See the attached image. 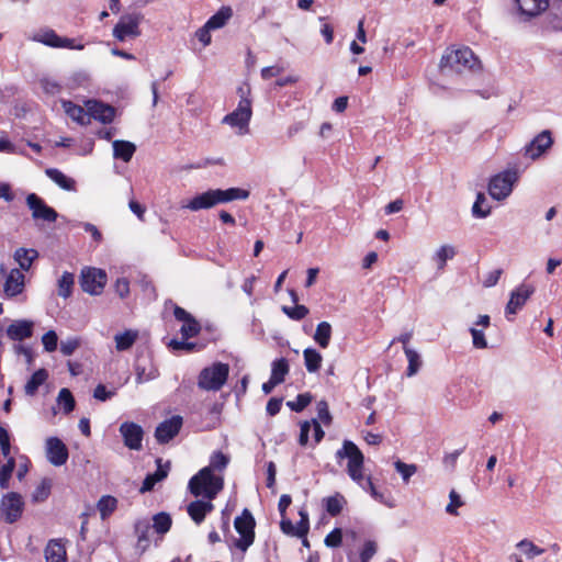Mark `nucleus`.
<instances>
[{"mask_svg": "<svg viewBox=\"0 0 562 562\" xmlns=\"http://www.w3.org/2000/svg\"><path fill=\"white\" fill-rule=\"evenodd\" d=\"M74 284L75 276L68 271H65L58 279V295L64 299L71 296Z\"/></svg>", "mask_w": 562, "mask_h": 562, "instance_id": "obj_42", "label": "nucleus"}, {"mask_svg": "<svg viewBox=\"0 0 562 562\" xmlns=\"http://www.w3.org/2000/svg\"><path fill=\"white\" fill-rule=\"evenodd\" d=\"M518 551L527 559L532 560L547 552V549L536 546L532 541L524 539L516 544Z\"/></svg>", "mask_w": 562, "mask_h": 562, "instance_id": "obj_38", "label": "nucleus"}, {"mask_svg": "<svg viewBox=\"0 0 562 562\" xmlns=\"http://www.w3.org/2000/svg\"><path fill=\"white\" fill-rule=\"evenodd\" d=\"M114 394V391H108L103 384H98L93 391V397L101 402L110 400Z\"/></svg>", "mask_w": 562, "mask_h": 562, "instance_id": "obj_62", "label": "nucleus"}, {"mask_svg": "<svg viewBox=\"0 0 562 562\" xmlns=\"http://www.w3.org/2000/svg\"><path fill=\"white\" fill-rule=\"evenodd\" d=\"M314 341L321 348H327L331 339V325L328 322H321L313 336Z\"/></svg>", "mask_w": 562, "mask_h": 562, "instance_id": "obj_36", "label": "nucleus"}, {"mask_svg": "<svg viewBox=\"0 0 562 562\" xmlns=\"http://www.w3.org/2000/svg\"><path fill=\"white\" fill-rule=\"evenodd\" d=\"M187 340L188 339H183V338H182V340H178V339L173 338L168 342V347L170 349H172L173 351H180V350H186L189 352L193 351L196 347V344L190 342Z\"/></svg>", "mask_w": 562, "mask_h": 562, "instance_id": "obj_56", "label": "nucleus"}, {"mask_svg": "<svg viewBox=\"0 0 562 562\" xmlns=\"http://www.w3.org/2000/svg\"><path fill=\"white\" fill-rule=\"evenodd\" d=\"M138 337V331L133 329H127L124 333L116 334L114 336L115 348L119 351L128 350Z\"/></svg>", "mask_w": 562, "mask_h": 562, "instance_id": "obj_37", "label": "nucleus"}, {"mask_svg": "<svg viewBox=\"0 0 562 562\" xmlns=\"http://www.w3.org/2000/svg\"><path fill=\"white\" fill-rule=\"evenodd\" d=\"M106 273L99 268L86 267L81 270L79 283L83 292L100 295L106 284Z\"/></svg>", "mask_w": 562, "mask_h": 562, "instance_id": "obj_9", "label": "nucleus"}, {"mask_svg": "<svg viewBox=\"0 0 562 562\" xmlns=\"http://www.w3.org/2000/svg\"><path fill=\"white\" fill-rule=\"evenodd\" d=\"M50 494V482L44 479L32 493V501L35 503L44 502Z\"/></svg>", "mask_w": 562, "mask_h": 562, "instance_id": "obj_53", "label": "nucleus"}, {"mask_svg": "<svg viewBox=\"0 0 562 562\" xmlns=\"http://www.w3.org/2000/svg\"><path fill=\"white\" fill-rule=\"evenodd\" d=\"M324 542L328 548L339 547L342 542V530L340 528H335L326 536Z\"/></svg>", "mask_w": 562, "mask_h": 562, "instance_id": "obj_57", "label": "nucleus"}, {"mask_svg": "<svg viewBox=\"0 0 562 562\" xmlns=\"http://www.w3.org/2000/svg\"><path fill=\"white\" fill-rule=\"evenodd\" d=\"M229 374V366L223 362H214L201 370L198 376V386L204 391H220L226 383Z\"/></svg>", "mask_w": 562, "mask_h": 562, "instance_id": "obj_5", "label": "nucleus"}, {"mask_svg": "<svg viewBox=\"0 0 562 562\" xmlns=\"http://www.w3.org/2000/svg\"><path fill=\"white\" fill-rule=\"evenodd\" d=\"M120 434L123 437L124 445L131 450H140L144 437L142 426L134 422H124L120 426Z\"/></svg>", "mask_w": 562, "mask_h": 562, "instance_id": "obj_16", "label": "nucleus"}, {"mask_svg": "<svg viewBox=\"0 0 562 562\" xmlns=\"http://www.w3.org/2000/svg\"><path fill=\"white\" fill-rule=\"evenodd\" d=\"M48 378V372L46 369L36 370L24 386L25 394L29 396H33L36 394L38 387L43 385Z\"/></svg>", "mask_w": 562, "mask_h": 562, "instance_id": "obj_31", "label": "nucleus"}, {"mask_svg": "<svg viewBox=\"0 0 562 562\" xmlns=\"http://www.w3.org/2000/svg\"><path fill=\"white\" fill-rule=\"evenodd\" d=\"M24 274L20 269H12L3 285L4 295L11 299L22 293L24 289Z\"/></svg>", "mask_w": 562, "mask_h": 562, "instance_id": "obj_23", "label": "nucleus"}, {"mask_svg": "<svg viewBox=\"0 0 562 562\" xmlns=\"http://www.w3.org/2000/svg\"><path fill=\"white\" fill-rule=\"evenodd\" d=\"M143 19L140 13L124 14L113 29V36L123 42L126 37H137L140 34L139 23Z\"/></svg>", "mask_w": 562, "mask_h": 562, "instance_id": "obj_11", "label": "nucleus"}, {"mask_svg": "<svg viewBox=\"0 0 562 562\" xmlns=\"http://www.w3.org/2000/svg\"><path fill=\"white\" fill-rule=\"evenodd\" d=\"M0 449L2 456L8 459L10 458L11 441L9 431L0 425Z\"/></svg>", "mask_w": 562, "mask_h": 562, "instance_id": "obj_54", "label": "nucleus"}, {"mask_svg": "<svg viewBox=\"0 0 562 562\" xmlns=\"http://www.w3.org/2000/svg\"><path fill=\"white\" fill-rule=\"evenodd\" d=\"M60 38L61 36H59L54 30L44 29L40 33H37L33 40L46 46L59 48Z\"/></svg>", "mask_w": 562, "mask_h": 562, "instance_id": "obj_41", "label": "nucleus"}, {"mask_svg": "<svg viewBox=\"0 0 562 562\" xmlns=\"http://www.w3.org/2000/svg\"><path fill=\"white\" fill-rule=\"evenodd\" d=\"M24 510V501L16 492H9L1 497L0 516L7 524L18 521Z\"/></svg>", "mask_w": 562, "mask_h": 562, "instance_id": "obj_10", "label": "nucleus"}, {"mask_svg": "<svg viewBox=\"0 0 562 562\" xmlns=\"http://www.w3.org/2000/svg\"><path fill=\"white\" fill-rule=\"evenodd\" d=\"M229 462V458L221 451L214 452L210 458V464L206 468H211L212 472L214 470L223 471L226 469Z\"/></svg>", "mask_w": 562, "mask_h": 562, "instance_id": "obj_51", "label": "nucleus"}, {"mask_svg": "<svg viewBox=\"0 0 562 562\" xmlns=\"http://www.w3.org/2000/svg\"><path fill=\"white\" fill-rule=\"evenodd\" d=\"M117 499L112 495H103L97 503V509L102 520L108 519L117 508Z\"/></svg>", "mask_w": 562, "mask_h": 562, "instance_id": "obj_32", "label": "nucleus"}, {"mask_svg": "<svg viewBox=\"0 0 562 562\" xmlns=\"http://www.w3.org/2000/svg\"><path fill=\"white\" fill-rule=\"evenodd\" d=\"M304 364L310 373L317 372L321 369L323 357L314 348H306L303 350Z\"/></svg>", "mask_w": 562, "mask_h": 562, "instance_id": "obj_34", "label": "nucleus"}, {"mask_svg": "<svg viewBox=\"0 0 562 562\" xmlns=\"http://www.w3.org/2000/svg\"><path fill=\"white\" fill-rule=\"evenodd\" d=\"M480 67V60L469 47L447 49L440 60L441 70L449 69L458 74L465 70L474 71Z\"/></svg>", "mask_w": 562, "mask_h": 562, "instance_id": "obj_4", "label": "nucleus"}, {"mask_svg": "<svg viewBox=\"0 0 562 562\" xmlns=\"http://www.w3.org/2000/svg\"><path fill=\"white\" fill-rule=\"evenodd\" d=\"M181 426L182 417L178 415L172 416L156 427L155 438L159 443H167L179 434Z\"/></svg>", "mask_w": 562, "mask_h": 562, "instance_id": "obj_18", "label": "nucleus"}, {"mask_svg": "<svg viewBox=\"0 0 562 562\" xmlns=\"http://www.w3.org/2000/svg\"><path fill=\"white\" fill-rule=\"evenodd\" d=\"M213 509L214 505L212 504V501L209 499L193 501L187 507L189 516L196 525H200L204 520L205 516L210 514Z\"/></svg>", "mask_w": 562, "mask_h": 562, "instance_id": "obj_24", "label": "nucleus"}, {"mask_svg": "<svg viewBox=\"0 0 562 562\" xmlns=\"http://www.w3.org/2000/svg\"><path fill=\"white\" fill-rule=\"evenodd\" d=\"M450 503L446 507V512L450 515H457V508L463 505V502L460 495L454 491H450L449 493Z\"/></svg>", "mask_w": 562, "mask_h": 562, "instance_id": "obj_60", "label": "nucleus"}, {"mask_svg": "<svg viewBox=\"0 0 562 562\" xmlns=\"http://www.w3.org/2000/svg\"><path fill=\"white\" fill-rule=\"evenodd\" d=\"M57 403L61 406L65 414H69L75 409V397L69 389H61L57 396Z\"/></svg>", "mask_w": 562, "mask_h": 562, "instance_id": "obj_47", "label": "nucleus"}, {"mask_svg": "<svg viewBox=\"0 0 562 562\" xmlns=\"http://www.w3.org/2000/svg\"><path fill=\"white\" fill-rule=\"evenodd\" d=\"M457 254L452 245H442L434 255L432 259L437 265L438 270H442L448 260H451Z\"/></svg>", "mask_w": 562, "mask_h": 562, "instance_id": "obj_40", "label": "nucleus"}, {"mask_svg": "<svg viewBox=\"0 0 562 562\" xmlns=\"http://www.w3.org/2000/svg\"><path fill=\"white\" fill-rule=\"evenodd\" d=\"M45 173L61 189L66 191H76V181L72 178L66 176L59 169L48 168L46 169Z\"/></svg>", "mask_w": 562, "mask_h": 562, "instance_id": "obj_28", "label": "nucleus"}, {"mask_svg": "<svg viewBox=\"0 0 562 562\" xmlns=\"http://www.w3.org/2000/svg\"><path fill=\"white\" fill-rule=\"evenodd\" d=\"M376 543L374 541L368 540L364 542L363 548L360 552V562H369L376 552Z\"/></svg>", "mask_w": 562, "mask_h": 562, "instance_id": "obj_58", "label": "nucleus"}, {"mask_svg": "<svg viewBox=\"0 0 562 562\" xmlns=\"http://www.w3.org/2000/svg\"><path fill=\"white\" fill-rule=\"evenodd\" d=\"M65 112L69 115L74 121L83 124L87 113L83 108L72 103L71 101H64L63 103Z\"/></svg>", "mask_w": 562, "mask_h": 562, "instance_id": "obj_48", "label": "nucleus"}, {"mask_svg": "<svg viewBox=\"0 0 562 562\" xmlns=\"http://www.w3.org/2000/svg\"><path fill=\"white\" fill-rule=\"evenodd\" d=\"M234 527L239 535V538L234 539V547L245 552L255 540L256 527L255 518L248 508L235 518Z\"/></svg>", "mask_w": 562, "mask_h": 562, "instance_id": "obj_6", "label": "nucleus"}, {"mask_svg": "<svg viewBox=\"0 0 562 562\" xmlns=\"http://www.w3.org/2000/svg\"><path fill=\"white\" fill-rule=\"evenodd\" d=\"M34 333V323L30 319L13 321L5 329V335L10 340L23 341L31 338Z\"/></svg>", "mask_w": 562, "mask_h": 562, "instance_id": "obj_20", "label": "nucleus"}, {"mask_svg": "<svg viewBox=\"0 0 562 562\" xmlns=\"http://www.w3.org/2000/svg\"><path fill=\"white\" fill-rule=\"evenodd\" d=\"M282 312L293 321H301L310 313V310L305 305L295 304L294 306H282Z\"/></svg>", "mask_w": 562, "mask_h": 562, "instance_id": "obj_49", "label": "nucleus"}, {"mask_svg": "<svg viewBox=\"0 0 562 562\" xmlns=\"http://www.w3.org/2000/svg\"><path fill=\"white\" fill-rule=\"evenodd\" d=\"M486 198L484 193H477L476 199L472 206V215L476 218H485L491 213V207L486 204Z\"/></svg>", "mask_w": 562, "mask_h": 562, "instance_id": "obj_46", "label": "nucleus"}, {"mask_svg": "<svg viewBox=\"0 0 562 562\" xmlns=\"http://www.w3.org/2000/svg\"><path fill=\"white\" fill-rule=\"evenodd\" d=\"M113 156L115 159H121L125 162H128L134 153L136 151V146L128 140H114L113 144Z\"/></svg>", "mask_w": 562, "mask_h": 562, "instance_id": "obj_29", "label": "nucleus"}, {"mask_svg": "<svg viewBox=\"0 0 562 562\" xmlns=\"http://www.w3.org/2000/svg\"><path fill=\"white\" fill-rule=\"evenodd\" d=\"M251 115V101H239L237 108L224 116L223 123L247 132Z\"/></svg>", "mask_w": 562, "mask_h": 562, "instance_id": "obj_12", "label": "nucleus"}, {"mask_svg": "<svg viewBox=\"0 0 562 562\" xmlns=\"http://www.w3.org/2000/svg\"><path fill=\"white\" fill-rule=\"evenodd\" d=\"M44 349L48 352H53L57 349L58 337L54 330H48L42 337Z\"/></svg>", "mask_w": 562, "mask_h": 562, "instance_id": "obj_55", "label": "nucleus"}, {"mask_svg": "<svg viewBox=\"0 0 562 562\" xmlns=\"http://www.w3.org/2000/svg\"><path fill=\"white\" fill-rule=\"evenodd\" d=\"M15 459L10 457L7 459V462L2 464L0 468V487L2 490H8L10 487V480L12 477V473L15 469Z\"/></svg>", "mask_w": 562, "mask_h": 562, "instance_id": "obj_44", "label": "nucleus"}, {"mask_svg": "<svg viewBox=\"0 0 562 562\" xmlns=\"http://www.w3.org/2000/svg\"><path fill=\"white\" fill-rule=\"evenodd\" d=\"M394 467L405 483H407L409 479L417 472L416 464H407L401 460L395 461Z\"/></svg>", "mask_w": 562, "mask_h": 562, "instance_id": "obj_52", "label": "nucleus"}, {"mask_svg": "<svg viewBox=\"0 0 562 562\" xmlns=\"http://www.w3.org/2000/svg\"><path fill=\"white\" fill-rule=\"evenodd\" d=\"M224 480L221 476H216L211 468L201 469L195 475H193L188 484L190 493L195 497H203L212 501L223 490Z\"/></svg>", "mask_w": 562, "mask_h": 562, "instance_id": "obj_3", "label": "nucleus"}, {"mask_svg": "<svg viewBox=\"0 0 562 562\" xmlns=\"http://www.w3.org/2000/svg\"><path fill=\"white\" fill-rule=\"evenodd\" d=\"M25 203L32 212V218L37 227H41L44 223H55L59 216L57 211L49 206L36 193H29L26 195Z\"/></svg>", "mask_w": 562, "mask_h": 562, "instance_id": "obj_7", "label": "nucleus"}, {"mask_svg": "<svg viewBox=\"0 0 562 562\" xmlns=\"http://www.w3.org/2000/svg\"><path fill=\"white\" fill-rule=\"evenodd\" d=\"M345 458L348 459L347 472L351 480L358 483L364 491L369 492L376 502L393 507V504L387 502L384 495L375 488L372 479L370 476L364 479L362 474L364 456L358 446L350 440H345L341 449L336 452L337 460Z\"/></svg>", "mask_w": 562, "mask_h": 562, "instance_id": "obj_1", "label": "nucleus"}, {"mask_svg": "<svg viewBox=\"0 0 562 562\" xmlns=\"http://www.w3.org/2000/svg\"><path fill=\"white\" fill-rule=\"evenodd\" d=\"M249 191L240 188L210 189L203 193L196 194L184 206L191 211H200L211 209L220 203H227L234 200H246Z\"/></svg>", "mask_w": 562, "mask_h": 562, "instance_id": "obj_2", "label": "nucleus"}, {"mask_svg": "<svg viewBox=\"0 0 562 562\" xmlns=\"http://www.w3.org/2000/svg\"><path fill=\"white\" fill-rule=\"evenodd\" d=\"M518 176L515 170H506L491 178L488 183L490 195L497 201L506 199L513 191Z\"/></svg>", "mask_w": 562, "mask_h": 562, "instance_id": "obj_8", "label": "nucleus"}, {"mask_svg": "<svg viewBox=\"0 0 562 562\" xmlns=\"http://www.w3.org/2000/svg\"><path fill=\"white\" fill-rule=\"evenodd\" d=\"M41 86L43 90L48 94H57L61 90V87L57 81L47 78L41 80Z\"/></svg>", "mask_w": 562, "mask_h": 562, "instance_id": "obj_63", "label": "nucleus"}, {"mask_svg": "<svg viewBox=\"0 0 562 562\" xmlns=\"http://www.w3.org/2000/svg\"><path fill=\"white\" fill-rule=\"evenodd\" d=\"M46 562H66L67 552L61 539H52L48 541L45 551Z\"/></svg>", "mask_w": 562, "mask_h": 562, "instance_id": "obj_25", "label": "nucleus"}, {"mask_svg": "<svg viewBox=\"0 0 562 562\" xmlns=\"http://www.w3.org/2000/svg\"><path fill=\"white\" fill-rule=\"evenodd\" d=\"M233 11L229 7H222L215 14H213L207 21L206 25L209 29L217 30L223 27L227 21L232 18Z\"/></svg>", "mask_w": 562, "mask_h": 562, "instance_id": "obj_35", "label": "nucleus"}, {"mask_svg": "<svg viewBox=\"0 0 562 562\" xmlns=\"http://www.w3.org/2000/svg\"><path fill=\"white\" fill-rule=\"evenodd\" d=\"M171 516L168 513L160 512L153 516L151 527L159 535L168 532L171 527Z\"/></svg>", "mask_w": 562, "mask_h": 562, "instance_id": "obj_43", "label": "nucleus"}, {"mask_svg": "<svg viewBox=\"0 0 562 562\" xmlns=\"http://www.w3.org/2000/svg\"><path fill=\"white\" fill-rule=\"evenodd\" d=\"M553 145V138L549 130L539 133L531 139L525 147L524 154L526 157L537 160Z\"/></svg>", "mask_w": 562, "mask_h": 562, "instance_id": "obj_14", "label": "nucleus"}, {"mask_svg": "<svg viewBox=\"0 0 562 562\" xmlns=\"http://www.w3.org/2000/svg\"><path fill=\"white\" fill-rule=\"evenodd\" d=\"M403 348H404L405 356L408 360V367H407L406 374L408 376H413L418 372V370L422 367L420 356L416 350H414L409 347H403Z\"/></svg>", "mask_w": 562, "mask_h": 562, "instance_id": "obj_45", "label": "nucleus"}, {"mask_svg": "<svg viewBox=\"0 0 562 562\" xmlns=\"http://www.w3.org/2000/svg\"><path fill=\"white\" fill-rule=\"evenodd\" d=\"M115 292L124 299L130 293V282L126 278H119L114 284Z\"/></svg>", "mask_w": 562, "mask_h": 562, "instance_id": "obj_64", "label": "nucleus"}, {"mask_svg": "<svg viewBox=\"0 0 562 562\" xmlns=\"http://www.w3.org/2000/svg\"><path fill=\"white\" fill-rule=\"evenodd\" d=\"M150 521L147 518L137 519L134 524V532L137 537V549L145 551L149 544Z\"/></svg>", "mask_w": 562, "mask_h": 562, "instance_id": "obj_26", "label": "nucleus"}, {"mask_svg": "<svg viewBox=\"0 0 562 562\" xmlns=\"http://www.w3.org/2000/svg\"><path fill=\"white\" fill-rule=\"evenodd\" d=\"M13 257L21 270L29 271L33 261L38 258V251L33 248L20 247L14 251Z\"/></svg>", "mask_w": 562, "mask_h": 562, "instance_id": "obj_30", "label": "nucleus"}, {"mask_svg": "<svg viewBox=\"0 0 562 562\" xmlns=\"http://www.w3.org/2000/svg\"><path fill=\"white\" fill-rule=\"evenodd\" d=\"M173 315L177 321L183 323L180 328L183 339L193 338L199 335L201 326L189 312L178 305H175Z\"/></svg>", "mask_w": 562, "mask_h": 562, "instance_id": "obj_17", "label": "nucleus"}, {"mask_svg": "<svg viewBox=\"0 0 562 562\" xmlns=\"http://www.w3.org/2000/svg\"><path fill=\"white\" fill-rule=\"evenodd\" d=\"M515 3L525 21L540 15L549 7V0H515Z\"/></svg>", "mask_w": 562, "mask_h": 562, "instance_id": "obj_21", "label": "nucleus"}, {"mask_svg": "<svg viewBox=\"0 0 562 562\" xmlns=\"http://www.w3.org/2000/svg\"><path fill=\"white\" fill-rule=\"evenodd\" d=\"M89 109L92 116L104 124L111 123L114 120L115 110L112 105L94 101L93 105Z\"/></svg>", "mask_w": 562, "mask_h": 562, "instance_id": "obj_27", "label": "nucleus"}, {"mask_svg": "<svg viewBox=\"0 0 562 562\" xmlns=\"http://www.w3.org/2000/svg\"><path fill=\"white\" fill-rule=\"evenodd\" d=\"M470 333L472 335V342L475 348H477V349L487 348V341L485 339L483 330L477 329L475 327H471Z\"/></svg>", "mask_w": 562, "mask_h": 562, "instance_id": "obj_59", "label": "nucleus"}, {"mask_svg": "<svg viewBox=\"0 0 562 562\" xmlns=\"http://www.w3.org/2000/svg\"><path fill=\"white\" fill-rule=\"evenodd\" d=\"M535 292V288L530 284H520L518 288H516L510 293L509 301L505 308V314L507 319L509 318V315H515L527 302V300Z\"/></svg>", "mask_w": 562, "mask_h": 562, "instance_id": "obj_15", "label": "nucleus"}, {"mask_svg": "<svg viewBox=\"0 0 562 562\" xmlns=\"http://www.w3.org/2000/svg\"><path fill=\"white\" fill-rule=\"evenodd\" d=\"M323 503L327 514L331 517H337L341 513L347 501L340 493H336L333 496L325 497Z\"/></svg>", "mask_w": 562, "mask_h": 562, "instance_id": "obj_33", "label": "nucleus"}, {"mask_svg": "<svg viewBox=\"0 0 562 562\" xmlns=\"http://www.w3.org/2000/svg\"><path fill=\"white\" fill-rule=\"evenodd\" d=\"M46 454L48 461L55 465H64L69 457L66 445L57 437H49L46 440Z\"/></svg>", "mask_w": 562, "mask_h": 562, "instance_id": "obj_19", "label": "nucleus"}, {"mask_svg": "<svg viewBox=\"0 0 562 562\" xmlns=\"http://www.w3.org/2000/svg\"><path fill=\"white\" fill-rule=\"evenodd\" d=\"M290 371L289 361L285 358H279L271 363V375L270 378L280 384L284 382L286 374Z\"/></svg>", "mask_w": 562, "mask_h": 562, "instance_id": "obj_39", "label": "nucleus"}, {"mask_svg": "<svg viewBox=\"0 0 562 562\" xmlns=\"http://www.w3.org/2000/svg\"><path fill=\"white\" fill-rule=\"evenodd\" d=\"M317 417L318 419L325 424L329 425L331 423V415L328 408V404L326 401H319L317 403Z\"/></svg>", "mask_w": 562, "mask_h": 562, "instance_id": "obj_61", "label": "nucleus"}, {"mask_svg": "<svg viewBox=\"0 0 562 562\" xmlns=\"http://www.w3.org/2000/svg\"><path fill=\"white\" fill-rule=\"evenodd\" d=\"M135 374L136 383L140 384L158 376V369L156 368L153 357L149 352H142L135 359Z\"/></svg>", "mask_w": 562, "mask_h": 562, "instance_id": "obj_13", "label": "nucleus"}, {"mask_svg": "<svg viewBox=\"0 0 562 562\" xmlns=\"http://www.w3.org/2000/svg\"><path fill=\"white\" fill-rule=\"evenodd\" d=\"M312 398L313 397H312L311 393H308V392L302 393L296 396L295 401H289L286 403V406L291 411L300 413L310 405V403L312 402Z\"/></svg>", "mask_w": 562, "mask_h": 562, "instance_id": "obj_50", "label": "nucleus"}, {"mask_svg": "<svg viewBox=\"0 0 562 562\" xmlns=\"http://www.w3.org/2000/svg\"><path fill=\"white\" fill-rule=\"evenodd\" d=\"M156 464L157 470L154 473H148L143 481L139 488L142 494L153 491L157 483L164 481L168 476L170 462L162 464V459L158 458L156 459Z\"/></svg>", "mask_w": 562, "mask_h": 562, "instance_id": "obj_22", "label": "nucleus"}]
</instances>
